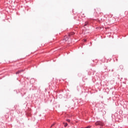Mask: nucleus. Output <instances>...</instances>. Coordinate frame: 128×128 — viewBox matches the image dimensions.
I'll return each instance as SVG.
<instances>
[{
  "mask_svg": "<svg viewBox=\"0 0 128 128\" xmlns=\"http://www.w3.org/2000/svg\"><path fill=\"white\" fill-rule=\"evenodd\" d=\"M96 126H102L104 124V122H101V121H97L95 123Z\"/></svg>",
  "mask_w": 128,
  "mask_h": 128,
  "instance_id": "nucleus-1",
  "label": "nucleus"
},
{
  "mask_svg": "<svg viewBox=\"0 0 128 128\" xmlns=\"http://www.w3.org/2000/svg\"><path fill=\"white\" fill-rule=\"evenodd\" d=\"M68 36H64V40L65 41V42H66V40H68Z\"/></svg>",
  "mask_w": 128,
  "mask_h": 128,
  "instance_id": "nucleus-2",
  "label": "nucleus"
},
{
  "mask_svg": "<svg viewBox=\"0 0 128 128\" xmlns=\"http://www.w3.org/2000/svg\"><path fill=\"white\" fill-rule=\"evenodd\" d=\"M24 72V70H20L16 72V74H22V72Z\"/></svg>",
  "mask_w": 128,
  "mask_h": 128,
  "instance_id": "nucleus-3",
  "label": "nucleus"
},
{
  "mask_svg": "<svg viewBox=\"0 0 128 128\" xmlns=\"http://www.w3.org/2000/svg\"><path fill=\"white\" fill-rule=\"evenodd\" d=\"M74 32H72L71 33H70L68 34V37L70 36H74Z\"/></svg>",
  "mask_w": 128,
  "mask_h": 128,
  "instance_id": "nucleus-4",
  "label": "nucleus"
},
{
  "mask_svg": "<svg viewBox=\"0 0 128 128\" xmlns=\"http://www.w3.org/2000/svg\"><path fill=\"white\" fill-rule=\"evenodd\" d=\"M88 22H85L84 26H88Z\"/></svg>",
  "mask_w": 128,
  "mask_h": 128,
  "instance_id": "nucleus-5",
  "label": "nucleus"
},
{
  "mask_svg": "<svg viewBox=\"0 0 128 128\" xmlns=\"http://www.w3.org/2000/svg\"><path fill=\"white\" fill-rule=\"evenodd\" d=\"M120 68H121V70H122V68H124V66L122 65H120Z\"/></svg>",
  "mask_w": 128,
  "mask_h": 128,
  "instance_id": "nucleus-6",
  "label": "nucleus"
},
{
  "mask_svg": "<svg viewBox=\"0 0 128 128\" xmlns=\"http://www.w3.org/2000/svg\"><path fill=\"white\" fill-rule=\"evenodd\" d=\"M66 122H70V119H68L66 120Z\"/></svg>",
  "mask_w": 128,
  "mask_h": 128,
  "instance_id": "nucleus-7",
  "label": "nucleus"
},
{
  "mask_svg": "<svg viewBox=\"0 0 128 128\" xmlns=\"http://www.w3.org/2000/svg\"><path fill=\"white\" fill-rule=\"evenodd\" d=\"M66 126H68V123H66L64 124V127L66 128Z\"/></svg>",
  "mask_w": 128,
  "mask_h": 128,
  "instance_id": "nucleus-8",
  "label": "nucleus"
},
{
  "mask_svg": "<svg viewBox=\"0 0 128 128\" xmlns=\"http://www.w3.org/2000/svg\"><path fill=\"white\" fill-rule=\"evenodd\" d=\"M54 126V124H52V125L51 126V127H52V126Z\"/></svg>",
  "mask_w": 128,
  "mask_h": 128,
  "instance_id": "nucleus-9",
  "label": "nucleus"
},
{
  "mask_svg": "<svg viewBox=\"0 0 128 128\" xmlns=\"http://www.w3.org/2000/svg\"><path fill=\"white\" fill-rule=\"evenodd\" d=\"M98 10H100V9H98Z\"/></svg>",
  "mask_w": 128,
  "mask_h": 128,
  "instance_id": "nucleus-10",
  "label": "nucleus"
},
{
  "mask_svg": "<svg viewBox=\"0 0 128 128\" xmlns=\"http://www.w3.org/2000/svg\"><path fill=\"white\" fill-rule=\"evenodd\" d=\"M99 12V14H100V12Z\"/></svg>",
  "mask_w": 128,
  "mask_h": 128,
  "instance_id": "nucleus-11",
  "label": "nucleus"
}]
</instances>
